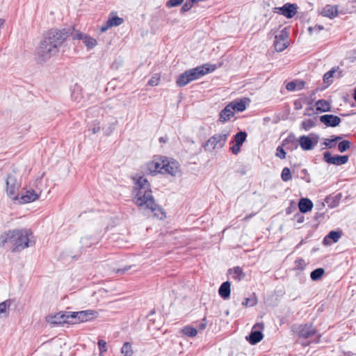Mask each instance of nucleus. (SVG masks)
Masks as SVG:
<instances>
[{"label":"nucleus","mask_w":356,"mask_h":356,"mask_svg":"<svg viewBox=\"0 0 356 356\" xmlns=\"http://www.w3.org/2000/svg\"><path fill=\"white\" fill-rule=\"evenodd\" d=\"M163 171V173L175 175L178 171L177 164L175 162L170 163L165 161V166Z\"/></svg>","instance_id":"a878e982"},{"label":"nucleus","mask_w":356,"mask_h":356,"mask_svg":"<svg viewBox=\"0 0 356 356\" xmlns=\"http://www.w3.org/2000/svg\"><path fill=\"white\" fill-rule=\"evenodd\" d=\"M330 104L327 100L320 99L316 102V110L318 112L330 111Z\"/></svg>","instance_id":"bb28decb"},{"label":"nucleus","mask_w":356,"mask_h":356,"mask_svg":"<svg viewBox=\"0 0 356 356\" xmlns=\"http://www.w3.org/2000/svg\"><path fill=\"white\" fill-rule=\"evenodd\" d=\"M324 27L321 25H316L314 26H309L308 28V31L309 32L310 35H312L314 33H318L321 31L323 30Z\"/></svg>","instance_id":"79ce46f5"},{"label":"nucleus","mask_w":356,"mask_h":356,"mask_svg":"<svg viewBox=\"0 0 356 356\" xmlns=\"http://www.w3.org/2000/svg\"><path fill=\"white\" fill-rule=\"evenodd\" d=\"M283 145L285 146L287 149L293 151L298 148V142L296 136L293 134H291L283 140Z\"/></svg>","instance_id":"dca6fc26"},{"label":"nucleus","mask_w":356,"mask_h":356,"mask_svg":"<svg viewBox=\"0 0 356 356\" xmlns=\"http://www.w3.org/2000/svg\"><path fill=\"white\" fill-rule=\"evenodd\" d=\"M281 177L283 181H287L292 179L291 170L289 168H284L282 173H281Z\"/></svg>","instance_id":"e433bc0d"},{"label":"nucleus","mask_w":356,"mask_h":356,"mask_svg":"<svg viewBox=\"0 0 356 356\" xmlns=\"http://www.w3.org/2000/svg\"><path fill=\"white\" fill-rule=\"evenodd\" d=\"M263 339V334L261 332V331L260 330H252L249 337H247V339L248 340V341L252 344V345H254L257 343H259V341H261Z\"/></svg>","instance_id":"b1692460"},{"label":"nucleus","mask_w":356,"mask_h":356,"mask_svg":"<svg viewBox=\"0 0 356 356\" xmlns=\"http://www.w3.org/2000/svg\"><path fill=\"white\" fill-rule=\"evenodd\" d=\"M86 246L89 247L90 244H86Z\"/></svg>","instance_id":"338daca9"},{"label":"nucleus","mask_w":356,"mask_h":356,"mask_svg":"<svg viewBox=\"0 0 356 356\" xmlns=\"http://www.w3.org/2000/svg\"><path fill=\"white\" fill-rule=\"evenodd\" d=\"M229 135L230 131L229 130H222L220 133L216 134L211 136L202 145V147L207 152L221 149L225 146Z\"/></svg>","instance_id":"423d86ee"},{"label":"nucleus","mask_w":356,"mask_h":356,"mask_svg":"<svg viewBox=\"0 0 356 356\" xmlns=\"http://www.w3.org/2000/svg\"><path fill=\"white\" fill-rule=\"evenodd\" d=\"M35 243L30 229H13L0 235V246L8 248L12 252H19Z\"/></svg>","instance_id":"f03ea898"},{"label":"nucleus","mask_w":356,"mask_h":356,"mask_svg":"<svg viewBox=\"0 0 356 356\" xmlns=\"http://www.w3.org/2000/svg\"><path fill=\"white\" fill-rule=\"evenodd\" d=\"M229 273L232 275V277L237 282H240L241 280H243L245 277V273L239 266H236L229 269Z\"/></svg>","instance_id":"aec40b11"},{"label":"nucleus","mask_w":356,"mask_h":356,"mask_svg":"<svg viewBox=\"0 0 356 356\" xmlns=\"http://www.w3.org/2000/svg\"><path fill=\"white\" fill-rule=\"evenodd\" d=\"M235 112L232 106L229 104L225 107L220 113V120L221 122H226L229 120L232 117L234 116Z\"/></svg>","instance_id":"6ab92c4d"},{"label":"nucleus","mask_w":356,"mask_h":356,"mask_svg":"<svg viewBox=\"0 0 356 356\" xmlns=\"http://www.w3.org/2000/svg\"><path fill=\"white\" fill-rule=\"evenodd\" d=\"M184 0H169L166 2V6L168 8L176 7L180 5Z\"/></svg>","instance_id":"49530a36"},{"label":"nucleus","mask_w":356,"mask_h":356,"mask_svg":"<svg viewBox=\"0 0 356 356\" xmlns=\"http://www.w3.org/2000/svg\"><path fill=\"white\" fill-rule=\"evenodd\" d=\"M305 261L302 258H299L295 261V268L297 270H303L305 267Z\"/></svg>","instance_id":"37998d69"},{"label":"nucleus","mask_w":356,"mask_h":356,"mask_svg":"<svg viewBox=\"0 0 356 356\" xmlns=\"http://www.w3.org/2000/svg\"><path fill=\"white\" fill-rule=\"evenodd\" d=\"M323 144L327 147V148H332L335 146L336 143L334 142L333 138H327L325 139Z\"/></svg>","instance_id":"09e8293b"},{"label":"nucleus","mask_w":356,"mask_h":356,"mask_svg":"<svg viewBox=\"0 0 356 356\" xmlns=\"http://www.w3.org/2000/svg\"><path fill=\"white\" fill-rule=\"evenodd\" d=\"M135 191V203L138 207L151 210L159 219L165 217L164 213L154 201L150 184L147 178L141 176L136 180Z\"/></svg>","instance_id":"7ed1b4c3"},{"label":"nucleus","mask_w":356,"mask_h":356,"mask_svg":"<svg viewBox=\"0 0 356 356\" xmlns=\"http://www.w3.org/2000/svg\"><path fill=\"white\" fill-rule=\"evenodd\" d=\"M247 134L245 131H239L234 136V143L238 145H242L245 141Z\"/></svg>","instance_id":"7c9ffc66"},{"label":"nucleus","mask_w":356,"mask_h":356,"mask_svg":"<svg viewBox=\"0 0 356 356\" xmlns=\"http://www.w3.org/2000/svg\"><path fill=\"white\" fill-rule=\"evenodd\" d=\"M348 156L347 155H335L332 156L330 152H325L323 154V159L325 162L330 164L341 165L345 164L348 161Z\"/></svg>","instance_id":"9d476101"},{"label":"nucleus","mask_w":356,"mask_h":356,"mask_svg":"<svg viewBox=\"0 0 356 356\" xmlns=\"http://www.w3.org/2000/svg\"><path fill=\"white\" fill-rule=\"evenodd\" d=\"M319 120L321 122L324 124L326 127H335L338 126L341 120L339 117L332 114H325L320 116Z\"/></svg>","instance_id":"9b49d317"},{"label":"nucleus","mask_w":356,"mask_h":356,"mask_svg":"<svg viewBox=\"0 0 356 356\" xmlns=\"http://www.w3.org/2000/svg\"><path fill=\"white\" fill-rule=\"evenodd\" d=\"M315 126V122L312 119H307L302 122L301 128L305 131H309Z\"/></svg>","instance_id":"c9c22d12"},{"label":"nucleus","mask_w":356,"mask_h":356,"mask_svg":"<svg viewBox=\"0 0 356 356\" xmlns=\"http://www.w3.org/2000/svg\"><path fill=\"white\" fill-rule=\"evenodd\" d=\"M109 28H111V26H108V22H106V24L104 26H102L100 29L101 32H105L107 31Z\"/></svg>","instance_id":"4d7b16f0"},{"label":"nucleus","mask_w":356,"mask_h":356,"mask_svg":"<svg viewBox=\"0 0 356 356\" xmlns=\"http://www.w3.org/2000/svg\"><path fill=\"white\" fill-rule=\"evenodd\" d=\"M70 312L58 313L55 315L47 316L46 321L49 324L58 325L63 323H71Z\"/></svg>","instance_id":"1a4fd4ad"},{"label":"nucleus","mask_w":356,"mask_h":356,"mask_svg":"<svg viewBox=\"0 0 356 356\" xmlns=\"http://www.w3.org/2000/svg\"><path fill=\"white\" fill-rule=\"evenodd\" d=\"M313 207L312 202L307 198H301L298 203V208L300 212L307 213L312 210Z\"/></svg>","instance_id":"4be33fe9"},{"label":"nucleus","mask_w":356,"mask_h":356,"mask_svg":"<svg viewBox=\"0 0 356 356\" xmlns=\"http://www.w3.org/2000/svg\"><path fill=\"white\" fill-rule=\"evenodd\" d=\"M276 156L282 159H285L286 152L281 146H278L276 149Z\"/></svg>","instance_id":"de8ad7c7"},{"label":"nucleus","mask_w":356,"mask_h":356,"mask_svg":"<svg viewBox=\"0 0 356 356\" xmlns=\"http://www.w3.org/2000/svg\"><path fill=\"white\" fill-rule=\"evenodd\" d=\"M71 323H79L93 319L97 312L92 310L70 312Z\"/></svg>","instance_id":"6e6552de"},{"label":"nucleus","mask_w":356,"mask_h":356,"mask_svg":"<svg viewBox=\"0 0 356 356\" xmlns=\"http://www.w3.org/2000/svg\"><path fill=\"white\" fill-rule=\"evenodd\" d=\"M20 183L17 180L15 172H12L8 175L6 179V191L8 196L14 200L19 199L17 193L20 188Z\"/></svg>","instance_id":"0eeeda50"},{"label":"nucleus","mask_w":356,"mask_h":356,"mask_svg":"<svg viewBox=\"0 0 356 356\" xmlns=\"http://www.w3.org/2000/svg\"><path fill=\"white\" fill-rule=\"evenodd\" d=\"M195 3L193 0H186L185 3L182 6L181 8V12H186L188 11L192 7L193 4Z\"/></svg>","instance_id":"c03bdc74"},{"label":"nucleus","mask_w":356,"mask_h":356,"mask_svg":"<svg viewBox=\"0 0 356 356\" xmlns=\"http://www.w3.org/2000/svg\"><path fill=\"white\" fill-rule=\"evenodd\" d=\"M129 268H124V269H122V270H119L118 272H121L122 273H124L125 271L128 270Z\"/></svg>","instance_id":"e2e57ef3"},{"label":"nucleus","mask_w":356,"mask_h":356,"mask_svg":"<svg viewBox=\"0 0 356 356\" xmlns=\"http://www.w3.org/2000/svg\"><path fill=\"white\" fill-rule=\"evenodd\" d=\"M303 243V240H302L296 246V248H298Z\"/></svg>","instance_id":"680f3d73"},{"label":"nucleus","mask_w":356,"mask_h":356,"mask_svg":"<svg viewBox=\"0 0 356 356\" xmlns=\"http://www.w3.org/2000/svg\"><path fill=\"white\" fill-rule=\"evenodd\" d=\"M159 141L161 143H165L167 141V140L164 137H161L159 138Z\"/></svg>","instance_id":"052dcab7"},{"label":"nucleus","mask_w":356,"mask_h":356,"mask_svg":"<svg viewBox=\"0 0 356 356\" xmlns=\"http://www.w3.org/2000/svg\"><path fill=\"white\" fill-rule=\"evenodd\" d=\"M320 14L323 17L334 19L339 15L338 6L330 4L325 5L321 10Z\"/></svg>","instance_id":"f8f14e48"},{"label":"nucleus","mask_w":356,"mask_h":356,"mask_svg":"<svg viewBox=\"0 0 356 356\" xmlns=\"http://www.w3.org/2000/svg\"><path fill=\"white\" fill-rule=\"evenodd\" d=\"M83 42L87 47V48L88 49H93L97 44V42L96 39H95L88 35H86L83 38Z\"/></svg>","instance_id":"cd10ccee"},{"label":"nucleus","mask_w":356,"mask_h":356,"mask_svg":"<svg viewBox=\"0 0 356 356\" xmlns=\"http://www.w3.org/2000/svg\"><path fill=\"white\" fill-rule=\"evenodd\" d=\"M336 72L335 70H331L329 72H326L323 76V81L325 83H331L332 82V80L331 79L334 74Z\"/></svg>","instance_id":"ea45409f"},{"label":"nucleus","mask_w":356,"mask_h":356,"mask_svg":"<svg viewBox=\"0 0 356 356\" xmlns=\"http://www.w3.org/2000/svg\"><path fill=\"white\" fill-rule=\"evenodd\" d=\"M250 102L248 99L244 98L239 100H235L232 102L230 104L234 108V112H242L245 110L247 105Z\"/></svg>","instance_id":"a211bd4d"},{"label":"nucleus","mask_w":356,"mask_h":356,"mask_svg":"<svg viewBox=\"0 0 356 356\" xmlns=\"http://www.w3.org/2000/svg\"><path fill=\"white\" fill-rule=\"evenodd\" d=\"M280 9L284 16L287 18H291L296 13L297 6L296 4L286 3Z\"/></svg>","instance_id":"2eb2a0df"},{"label":"nucleus","mask_w":356,"mask_h":356,"mask_svg":"<svg viewBox=\"0 0 356 356\" xmlns=\"http://www.w3.org/2000/svg\"><path fill=\"white\" fill-rule=\"evenodd\" d=\"M354 99L356 102V90H355V93H354Z\"/></svg>","instance_id":"69168bd1"},{"label":"nucleus","mask_w":356,"mask_h":356,"mask_svg":"<svg viewBox=\"0 0 356 356\" xmlns=\"http://www.w3.org/2000/svg\"><path fill=\"white\" fill-rule=\"evenodd\" d=\"M341 236V233L337 231H331L325 237L324 242L325 243L327 239H331L334 243L337 242Z\"/></svg>","instance_id":"c756f323"},{"label":"nucleus","mask_w":356,"mask_h":356,"mask_svg":"<svg viewBox=\"0 0 356 356\" xmlns=\"http://www.w3.org/2000/svg\"><path fill=\"white\" fill-rule=\"evenodd\" d=\"M207 65L198 66L193 69L186 70L184 73L178 76L176 83L179 87H184L193 81L197 80L209 72L214 70L206 67Z\"/></svg>","instance_id":"20e7f679"},{"label":"nucleus","mask_w":356,"mask_h":356,"mask_svg":"<svg viewBox=\"0 0 356 356\" xmlns=\"http://www.w3.org/2000/svg\"><path fill=\"white\" fill-rule=\"evenodd\" d=\"M160 77L158 74H154L148 81V85L151 86H157L159 83Z\"/></svg>","instance_id":"a18cd8bd"},{"label":"nucleus","mask_w":356,"mask_h":356,"mask_svg":"<svg viewBox=\"0 0 356 356\" xmlns=\"http://www.w3.org/2000/svg\"><path fill=\"white\" fill-rule=\"evenodd\" d=\"M13 302V300L7 299L0 303V317L7 318L9 316V308Z\"/></svg>","instance_id":"5701e85b"},{"label":"nucleus","mask_w":356,"mask_h":356,"mask_svg":"<svg viewBox=\"0 0 356 356\" xmlns=\"http://www.w3.org/2000/svg\"><path fill=\"white\" fill-rule=\"evenodd\" d=\"M90 130L92 131V134H95L100 131V125L99 123L97 122H94L92 124V127L90 128Z\"/></svg>","instance_id":"3c124183"},{"label":"nucleus","mask_w":356,"mask_h":356,"mask_svg":"<svg viewBox=\"0 0 356 356\" xmlns=\"http://www.w3.org/2000/svg\"><path fill=\"white\" fill-rule=\"evenodd\" d=\"M289 33L286 29L282 30L280 33L275 35V39L277 40H282L284 42H287L286 40L288 38Z\"/></svg>","instance_id":"58836bf2"},{"label":"nucleus","mask_w":356,"mask_h":356,"mask_svg":"<svg viewBox=\"0 0 356 356\" xmlns=\"http://www.w3.org/2000/svg\"><path fill=\"white\" fill-rule=\"evenodd\" d=\"M256 303H257V301L254 299L250 300V298H245L244 300V301L242 302V305L244 306H248V305L253 306V305H256Z\"/></svg>","instance_id":"603ef678"},{"label":"nucleus","mask_w":356,"mask_h":356,"mask_svg":"<svg viewBox=\"0 0 356 356\" xmlns=\"http://www.w3.org/2000/svg\"><path fill=\"white\" fill-rule=\"evenodd\" d=\"M287 42L275 39L274 46L277 51H282L287 47Z\"/></svg>","instance_id":"f704fd0d"},{"label":"nucleus","mask_w":356,"mask_h":356,"mask_svg":"<svg viewBox=\"0 0 356 356\" xmlns=\"http://www.w3.org/2000/svg\"><path fill=\"white\" fill-rule=\"evenodd\" d=\"M86 35V34H83L81 33H76L73 35V39L81 40L83 41V38Z\"/></svg>","instance_id":"6e6d98bb"},{"label":"nucleus","mask_w":356,"mask_h":356,"mask_svg":"<svg viewBox=\"0 0 356 356\" xmlns=\"http://www.w3.org/2000/svg\"><path fill=\"white\" fill-rule=\"evenodd\" d=\"M294 332H296L300 337L305 339H310L307 343H302L303 346H309L312 342L318 343L321 338V334L317 332V330L310 324H304L295 326L293 328Z\"/></svg>","instance_id":"39448f33"},{"label":"nucleus","mask_w":356,"mask_h":356,"mask_svg":"<svg viewBox=\"0 0 356 356\" xmlns=\"http://www.w3.org/2000/svg\"><path fill=\"white\" fill-rule=\"evenodd\" d=\"M181 332L187 337H193L197 335V330L193 327L185 326L181 329Z\"/></svg>","instance_id":"473e14b6"},{"label":"nucleus","mask_w":356,"mask_h":356,"mask_svg":"<svg viewBox=\"0 0 356 356\" xmlns=\"http://www.w3.org/2000/svg\"><path fill=\"white\" fill-rule=\"evenodd\" d=\"M72 33V29H51L46 33L35 51V58L40 63L46 62L59 51V47Z\"/></svg>","instance_id":"f257e3e1"},{"label":"nucleus","mask_w":356,"mask_h":356,"mask_svg":"<svg viewBox=\"0 0 356 356\" xmlns=\"http://www.w3.org/2000/svg\"><path fill=\"white\" fill-rule=\"evenodd\" d=\"M257 327H259V329H263L264 328V324L263 323H257V324L254 325V326L253 327V330L257 328Z\"/></svg>","instance_id":"13d9d810"},{"label":"nucleus","mask_w":356,"mask_h":356,"mask_svg":"<svg viewBox=\"0 0 356 356\" xmlns=\"http://www.w3.org/2000/svg\"><path fill=\"white\" fill-rule=\"evenodd\" d=\"M230 282L229 281H226L220 285L218 289L219 295L224 300L228 299L230 296Z\"/></svg>","instance_id":"412c9836"},{"label":"nucleus","mask_w":356,"mask_h":356,"mask_svg":"<svg viewBox=\"0 0 356 356\" xmlns=\"http://www.w3.org/2000/svg\"><path fill=\"white\" fill-rule=\"evenodd\" d=\"M207 320L205 318H204L202 320V322L199 324L198 325V329L200 330H203L205 329V327H207Z\"/></svg>","instance_id":"5fc2aeb1"},{"label":"nucleus","mask_w":356,"mask_h":356,"mask_svg":"<svg viewBox=\"0 0 356 356\" xmlns=\"http://www.w3.org/2000/svg\"><path fill=\"white\" fill-rule=\"evenodd\" d=\"M325 271L323 268H316L311 273L310 277L314 281L318 280L323 275Z\"/></svg>","instance_id":"72a5a7b5"},{"label":"nucleus","mask_w":356,"mask_h":356,"mask_svg":"<svg viewBox=\"0 0 356 356\" xmlns=\"http://www.w3.org/2000/svg\"><path fill=\"white\" fill-rule=\"evenodd\" d=\"M87 240H88V238H86V237H85V238H81V243H85V242H84V241H87Z\"/></svg>","instance_id":"0e129e2a"},{"label":"nucleus","mask_w":356,"mask_h":356,"mask_svg":"<svg viewBox=\"0 0 356 356\" xmlns=\"http://www.w3.org/2000/svg\"><path fill=\"white\" fill-rule=\"evenodd\" d=\"M341 136H334L333 138L334 142L337 143V141H339L340 140H341Z\"/></svg>","instance_id":"bf43d9fd"},{"label":"nucleus","mask_w":356,"mask_h":356,"mask_svg":"<svg viewBox=\"0 0 356 356\" xmlns=\"http://www.w3.org/2000/svg\"><path fill=\"white\" fill-rule=\"evenodd\" d=\"M124 22V19L121 17H119L118 16H114L112 17H110L108 20V26H117L122 24Z\"/></svg>","instance_id":"2f4dec72"},{"label":"nucleus","mask_w":356,"mask_h":356,"mask_svg":"<svg viewBox=\"0 0 356 356\" xmlns=\"http://www.w3.org/2000/svg\"><path fill=\"white\" fill-rule=\"evenodd\" d=\"M350 147V143L348 140H343L338 144V149L340 152H344Z\"/></svg>","instance_id":"4c0bfd02"},{"label":"nucleus","mask_w":356,"mask_h":356,"mask_svg":"<svg viewBox=\"0 0 356 356\" xmlns=\"http://www.w3.org/2000/svg\"><path fill=\"white\" fill-rule=\"evenodd\" d=\"M305 86V82L300 80H295L291 82H289L286 88L289 91H295L302 90Z\"/></svg>","instance_id":"393cba45"},{"label":"nucleus","mask_w":356,"mask_h":356,"mask_svg":"<svg viewBox=\"0 0 356 356\" xmlns=\"http://www.w3.org/2000/svg\"><path fill=\"white\" fill-rule=\"evenodd\" d=\"M165 166L164 160H153L147 164L148 171L152 174L154 172L163 173V168Z\"/></svg>","instance_id":"ddd939ff"},{"label":"nucleus","mask_w":356,"mask_h":356,"mask_svg":"<svg viewBox=\"0 0 356 356\" xmlns=\"http://www.w3.org/2000/svg\"><path fill=\"white\" fill-rule=\"evenodd\" d=\"M298 142L304 151L312 150L317 143V141L313 143L311 138L307 136H301L298 139Z\"/></svg>","instance_id":"4468645a"},{"label":"nucleus","mask_w":356,"mask_h":356,"mask_svg":"<svg viewBox=\"0 0 356 356\" xmlns=\"http://www.w3.org/2000/svg\"><path fill=\"white\" fill-rule=\"evenodd\" d=\"M121 353L123 356H132L134 351L132 349L131 344L129 342H125L123 343L121 348Z\"/></svg>","instance_id":"c85d7f7f"},{"label":"nucleus","mask_w":356,"mask_h":356,"mask_svg":"<svg viewBox=\"0 0 356 356\" xmlns=\"http://www.w3.org/2000/svg\"><path fill=\"white\" fill-rule=\"evenodd\" d=\"M79 88L77 87V88H75L72 93V98L74 100V101H76V102H79L80 101V97H79Z\"/></svg>","instance_id":"8fccbe9b"},{"label":"nucleus","mask_w":356,"mask_h":356,"mask_svg":"<svg viewBox=\"0 0 356 356\" xmlns=\"http://www.w3.org/2000/svg\"><path fill=\"white\" fill-rule=\"evenodd\" d=\"M39 197V194L34 191H27L25 194L19 197L20 203H29L36 200Z\"/></svg>","instance_id":"f3484780"},{"label":"nucleus","mask_w":356,"mask_h":356,"mask_svg":"<svg viewBox=\"0 0 356 356\" xmlns=\"http://www.w3.org/2000/svg\"><path fill=\"white\" fill-rule=\"evenodd\" d=\"M98 346L99 348V355L102 356L103 353L107 351V343L105 341L99 339L98 341Z\"/></svg>","instance_id":"a19ab883"},{"label":"nucleus","mask_w":356,"mask_h":356,"mask_svg":"<svg viewBox=\"0 0 356 356\" xmlns=\"http://www.w3.org/2000/svg\"><path fill=\"white\" fill-rule=\"evenodd\" d=\"M241 145H238L237 146V144L235 143L232 147H231V151L234 154H238V152H240L241 150Z\"/></svg>","instance_id":"864d4df0"}]
</instances>
